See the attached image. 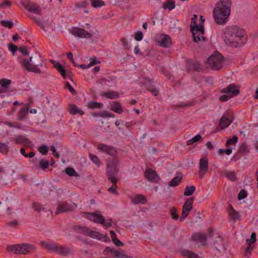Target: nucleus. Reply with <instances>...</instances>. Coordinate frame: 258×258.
I'll return each instance as SVG.
<instances>
[{
    "label": "nucleus",
    "mask_w": 258,
    "mask_h": 258,
    "mask_svg": "<svg viewBox=\"0 0 258 258\" xmlns=\"http://www.w3.org/2000/svg\"><path fill=\"white\" fill-rule=\"evenodd\" d=\"M22 5L27 11L39 16L41 15V8L39 5L33 2L26 1L23 2Z\"/></svg>",
    "instance_id": "10"
},
{
    "label": "nucleus",
    "mask_w": 258,
    "mask_h": 258,
    "mask_svg": "<svg viewBox=\"0 0 258 258\" xmlns=\"http://www.w3.org/2000/svg\"><path fill=\"white\" fill-rule=\"evenodd\" d=\"M145 176L150 182L157 183L160 179L159 176L155 170L148 169L145 172Z\"/></svg>",
    "instance_id": "17"
},
{
    "label": "nucleus",
    "mask_w": 258,
    "mask_h": 258,
    "mask_svg": "<svg viewBox=\"0 0 258 258\" xmlns=\"http://www.w3.org/2000/svg\"><path fill=\"white\" fill-rule=\"evenodd\" d=\"M29 17L42 30L46 32L47 29L51 26V24L48 20L43 21V18L36 17L33 15H30Z\"/></svg>",
    "instance_id": "12"
},
{
    "label": "nucleus",
    "mask_w": 258,
    "mask_h": 258,
    "mask_svg": "<svg viewBox=\"0 0 258 258\" xmlns=\"http://www.w3.org/2000/svg\"><path fill=\"white\" fill-rule=\"evenodd\" d=\"M224 57L217 51L211 55L208 59V63L212 70H219L222 67Z\"/></svg>",
    "instance_id": "6"
},
{
    "label": "nucleus",
    "mask_w": 258,
    "mask_h": 258,
    "mask_svg": "<svg viewBox=\"0 0 258 258\" xmlns=\"http://www.w3.org/2000/svg\"><path fill=\"white\" fill-rule=\"evenodd\" d=\"M205 29L203 25H200L199 29L194 30L192 28L191 33L192 34L194 41L196 43L204 42L206 40V38L204 36Z\"/></svg>",
    "instance_id": "9"
},
{
    "label": "nucleus",
    "mask_w": 258,
    "mask_h": 258,
    "mask_svg": "<svg viewBox=\"0 0 258 258\" xmlns=\"http://www.w3.org/2000/svg\"><path fill=\"white\" fill-rule=\"evenodd\" d=\"M28 111V108H23L20 109L19 112V118H23L27 114Z\"/></svg>",
    "instance_id": "55"
},
{
    "label": "nucleus",
    "mask_w": 258,
    "mask_h": 258,
    "mask_svg": "<svg viewBox=\"0 0 258 258\" xmlns=\"http://www.w3.org/2000/svg\"><path fill=\"white\" fill-rule=\"evenodd\" d=\"M247 196V192L244 189H241L238 194V199L239 200H242Z\"/></svg>",
    "instance_id": "59"
},
{
    "label": "nucleus",
    "mask_w": 258,
    "mask_h": 258,
    "mask_svg": "<svg viewBox=\"0 0 258 258\" xmlns=\"http://www.w3.org/2000/svg\"><path fill=\"white\" fill-rule=\"evenodd\" d=\"M186 66L189 70L199 71L200 69V64L197 61H188Z\"/></svg>",
    "instance_id": "31"
},
{
    "label": "nucleus",
    "mask_w": 258,
    "mask_h": 258,
    "mask_svg": "<svg viewBox=\"0 0 258 258\" xmlns=\"http://www.w3.org/2000/svg\"><path fill=\"white\" fill-rule=\"evenodd\" d=\"M66 173L70 176H78V174L75 170L72 168H67L65 170Z\"/></svg>",
    "instance_id": "47"
},
{
    "label": "nucleus",
    "mask_w": 258,
    "mask_h": 258,
    "mask_svg": "<svg viewBox=\"0 0 258 258\" xmlns=\"http://www.w3.org/2000/svg\"><path fill=\"white\" fill-rule=\"evenodd\" d=\"M87 218L93 222L102 224L106 228H109L111 226L112 219L107 220V222H105L104 217L100 214L95 213H87Z\"/></svg>",
    "instance_id": "7"
},
{
    "label": "nucleus",
    "mask_w": 258,
    "mask_h": 258,
    "mask_svg": "<svg viewBox=\"0 0 258 258\" xmlns=\"http://www.w3.org/2000/svg\"><path fill=\"white\" fill-rule=\"evenodd\" d=\"M32 208L34 209V210L37 212H40L42 211H44V208L43 207L42 205L38 202H34L32 204Z\"/></svg>",
    "instance_id": "45"
},
{
    "label": "nucleus",
    "mask_w": 258,
    "mask_h": 258,
    "mask_svg": "<svg viewBox=\"0 0 258 258\" xmlns=\"http://www.w3.org/2000/svg\"><path fill=\"white\" fill-rule=\"evenodd\" d=\"M69 109L70 113L73 115L79 114L80 115H83L84 114V112L78 108V107L75 104H70L69 106Z\"/></svg>",
    "instance_id": "30"
},
{
    "label": "nucleus",
    "mask_w": 258,
    "mask_h": 258,
    "mask_svg": "<svg viewBox=\"0 0 258 258\" xmlns=\"http://www.w3.org/2000/svg\"><path fill=\"white\" fill-rule=\"evenodd\" d=\"M110 110L117 113H121L123 112V109L120 103L117 101H114L110 104Z\"/></svg>",
    "instance_id": "27"
},
{
    "label": "nucleus",
    "mask_w": 258,
    "mask_h": 258,
    "mask_svg": "<svg viewBox=\"0 0 258 258\" xmlns=\"http://www.w3.org/2000/svg\"><path fill=\"white\" fill-rule=\"evenodd\" d=\"M143 35L142 32L138 31L135 35V38L137 41H140L142 40Z\"/></svg>",
    "instance_id": "62"
},
{
    "label": "nucleus",
    "mask_w": 258,
    "mask_h": 258,
    "mask_svg": "<svg viewBox=\"0 0 258 258\" xmlns=\"http://www.w3.org/2000/svg\"><path fill=\"white\" fill-rule=\"evenodd\" d=\"M74 229L77 232L83 234L87 235L89 228L85 226H82L80 225H77L74 227Z\"/></svg>",
    "instance_id": "35"
},
{
    "label": "nucleus",
    "mask_w": 258,
    "mask_h": 258,
    "mask_svg": "<svg viewBox=\"0 0 258 258\" xmlns=\"http://www.w3.org/2000/svg\"><path fill=\"white\" fill-rule=\"evenodd\" d=\"M180 253L183 256L187 258H200L198 254L188 249H182Z\"/></svg>",
    "instance_id": "28"
},
{
    "label": "nucleus",
    "mask_w": 258,
    "mask_h": 258,
    "mask_svg": "<svg viewBox=\"0 0 258 258\" xmlns=\"http://www.w3.org/2000/svg\"><path fill=\"white\" fill-rule=\"evenodd\" d=\"M90 62L89 63V65L90 67L94 66L96 64L100 63V61L98 60H96L95 58H90Z\"/></svg>",
    "instance_id": "64"
},
{
    "label": "nucleus",
    "mask_w": 258,
    "mask_h": 258,
    "mask_svg": "<svg viewBox=\"0 0 258 258\" xmlns=\"http://www.w3.org/2000/svg\"><path fill=\"white\" fill-rule=\"evenodd\" d=\"M0 23L2 26L9 29H11L14 25L13 22L12 21H8L2 20L1 21Z\"/></svg>",
    "instance_id": "49"
},
{
    "label": "nucleus",
    "mask_w": 258,
    "mask_h": 258,
    "mask_svg": "<svg viewBox=\"0 0 258 258\" xmlns=\"http://www.w3.org/2000/svg\"><path fill=\"white\" fill-rule=\"evenodd\" d=\"M15 141L17 144H22L25 146H29L31 143L29 139L23 136H17L15 139Z\"/></svg>",
    "instance_id": "29"
},
{
    "label": "nucleus",
    "mask_w": 258,
    "mask_h": 258,
    "mask_svg": "<svg viewBox=\"0 0 258 258\" xmlns=\"http://www.w3.org/2000/svg\"><path fill=\"white\" fill-rule=\"evenodd\" d=\"M231 0H221L213 10V17L218 25H224L228 20L231 13Z\"/></svg>",
    "instance_id": "2"
},
{
    "label": "nucleus",
    "mask_w": 258,
    "mask_h": 258,
    "mask_svg": "<svg viewBox=\"0 0 258 258\" xmlns=\"http://www.w3.org/2000/svg\"><path fill=\"white\" fill-rule=\"evenodd\" d=\"M101 96L106 97L110 99H117L119 98V94L116 91L104 92L101 94Z\"/></svg>",
    "instance_id": "33"
},
{
    "label": "nucleus",
    "mask_w": 258,
    "mask_h": 258,
    "mask_svg": "<svg viewBox=\"0 0 258 258\" xmlns=\"http://www.w3.org/2000/svg\"><path fill=\"white\" fill-rule=\"evenodd\" d=\"M86 236L99 240L103 239L104 241H106L107 239V235H101L98 232L93 231L89 229Z\"/></svg>",
    "instance_id": "24"
},
{
    "label": "nucleus",
    "mask_w": 258,
    "mask_h": 258,
    "mask_svg": "<svg viewBox=\"0 0 258 258\" xmlns=\"http://www.w3.org/2000/svg\"><path fill=\"white\" fill-rule=\"evenodd\" d=\"M72 33L75 36L80 38H90L93 36L92 33L84 29L79 28L74 29Z\"/></svg>",
    "instance_id": "16"
},
{
    "label": "nucleus",
    "mask_w": 258,
    "mask_h": 258,
    "mask_svg": "<svg viewBox=\"0 0 258 258\" xmlns=\"http://www.w3.org/2000/svg\"><path fill=\"white\" fill-rule=\"evenodd\" d=\"M132 202L136 204L139 203L144 204L147 202V200L144 196L142 195H137L133 198Z\"/></svg>",
    "instance_id": "32"
},
{
    "label": "nucleus",
    "mask_w": 258,
    "mask_h": 258,
    "mask_svg": "<svg viewBox=\"0 0 258 258\" xmlns=\"http://www.w3.org/2000/svg\"><path fill=\"white\" fill-rule=\"evenodd\" d=\"M232 97L230 95H223L220 97V100L223 102H226Z\"/></svg>",
    "instance_id": "61"
},
{
    "label": "nucleus",
    "mask_w": 258,
    "mask_h": 258,
    "mask_svg": "<svg viewBox=\"0 0 258 258\" xmlns=\"http://www.w3.org/2000/svg\"><path fill=\"white\" fill-rule=\"evenodd\" d=\"M147 82L145 83L144 85L146 86V89L149 92H151L152 94L155 96H157L159 94L158 90L155 88L154 86L151 84L153 83V81L151 79L146 78Z\"/></svg>",
    "instance_id": "21"
},
{
    "label": "nucleus",
    "mask_w": 258,
    "mask_h": 258,
    "mask_svg": "<svg viewBox=\"0 0 258 258\" xmlns=\"http://www.w3.org/2000/svg\"><path fill=\"white\" fill-rule=\"evenodd\" d=\"M228 214L230 218L234 221L236 220H239L241 218V216L232 207L231 205H229L228 207Z\"/></svg>",
    "instance_id": "26"
},
{
    "label": "nucleus",
    "mask_w": 258,
    "mask_h": 258,
    "mask_svg": "<svg viewBox=\"0 0 258 258\" xmlns=\"http://www.w3.org/2000/svg\"><path fill=\"white\" fill-rule=\"evenodd\" d=\"M170 214L171 217L174 220H177L179 218V215L177 213V209L175 208H172L170 210Z\"/></svg>",
    "instance_id": "51"
},
{
    "label": "nucleus",
    "mask_w": 258,
    "mask_h": 258,
    "mask_svg": "<svg viewBox=\"0 0 258 258\" xmlns=\"http://www.w3.org/2000/svg\"><path fill=\"white\" fill-rule=\"evenodd\" d=\"M91 3L94 8H99L105 5L102 0H92Z\"/></svg>",
    "instance_id": "48"
},
{
    "label": "nucleus",
    "mask_w": 258,
    "mask_h": 258,
    "mask_svg": "<svg viewBox=\"0 0 258 258\" xmlns=\"http://www.w3.org/2000/svg\"><path fill=\"white\" fill-rule=\"evenodd\" d=\"M223 93H231V96H236L239 94V87L234 84L229 85L227 87L221 90Z\"/></svg>",
    "instance_id": "14"
},
{
    "label": "nucleus",
    "mask_w": 258,
    "mask_h": 258,
    "mask_svg": "<svg viewBox=\"0 0 258 258\" xmlns=\"http://www.w3.org/2000/svg\"><path fill=\"white\" fill-rule=\"evenodd\" d=\"M118 160L117 159L110 161L107 164L106 173L107 179L112 183H115L117 181L116 176L118 173Z\"/></svg>",
    "instance_id": "4"
},
{
    "label": "nucleus",
    "mask_w": 258,
    "mask_h": 258,
    "mask_svg": "<svg viewBox=\"0 0 258 258\" xmlns=\"http://www.w3.org/2000/svg\"><path fill=\"white\" fill-rule=\"evenodd\" d=\"M207 236V234L197 232L192 235L191 238L193 241L200 243L202 245H206Z\"/></svg>",
    "instance_id": "15"
},
{
    "label": "nucleus",
    "mask_w": 258,
    "mask_h": 258,
    "mask_svg": "<svg viewBox=\"0 0 258 258\" xmlns=\"http://www.w3.org/2000/svg\"><path fill=\"white\" fill-rule=\"evenodd\" d=\"M120 40L124 49H129L131 47L128 44V42L125 38L122 37Z\"/></svg>",
    "instance_id": "53"
},
{
    "label": "nucleus",
    "mask_w": 258,
    "mask_h": 258,
    "mask_svg": "<svg viewBox=\"0 0 258 258\" xmlns=\"http://www.w3.org/2000/svg\"><path fill=\"white\" fill-rule=\"evenodd\" d=\"M98 149L111 156H115L116 153L115 148L103 144H100L98 145Z\"/></svg>",
    "instance_id": "18"
},
{
    "label": "nucleus",
    "mask_w": 258,
    "mask_h": 258,
    "mask_svg": "<svg viewBox=\"0 0 258 258\" xmlns=\"http://www.w3.org/2000/svg\"><path fill=\"white\" fill-rule=\"evenodd\" d=\"M213 244L215 248L218 250H224L225 249V245L224 242L222 237L218 236L213 241Z\"/></svg>",
    "instance_id": "23"
},
{
    "label": "nucleus",
    "mask_w": 258,
    "mask_h": 258,
    "mask_svg": "<svg viewBox=\"0 0 258 258\" xmlns=\"http://www.w3.org/2000/svg\"><path fill=\"white\" fill-rule=\"evenodd\" d=\"M49 164V162L48 160H45L41 159L40 160L39 163V167L42 170L45 171L46 169L48 167Z\"/></svg>",
    "instance_id": "41"
},
{
    "label": "nucleus",
    "mask_w": 258,
    "mask_h": 258,
    "mask_svg": "<svg viewBox=\"0 0 258 258\" xmlns=\"http://www.w3.org/2000/svg\"><path fill=\"white\" fill-rule=\"evenodd\" d=\"M158 44L160 46L163 47H169L171 46L172 42L168 35H162L158 40Z\"/></svg>",
    "instance_id": "19"
},
{
    "label": "nucleus",
    "mask_w": 258,
    "mask_h": 258,
    "mask_svg": "<svg viewBox=\"0 0 258 258\" xmlns=\"http://www.w3.org/2000/svg\"><path fill=\"white\" fill-rule=\"evenodd\" d=\"M9 149L8 145L0 142V152L2 153H7Z\"/></svg>",
    "instance_id": "54"
},
{
    "label": "nucleus",
    "mask_w": 258,
    "mask_h": 258,
    "mask_svg": "<svg viewBox=\"0 0 258 258\" xmlns=\"http://www.w3.org/2000/svg\"><path fill=\"white\" fill-rule=\"evenodd\" d=\"M113 254L114 256L117 258H128L130 257V256L124 253V250L122 249L115 250Z\"/></svg>",
    "instance_id": "37"
},
{
    "label": "nucleus",
    "mask_w": 258,
    "mask_h": 258,
    "mask_svg": "<svg viewBox=\"0 0 258 258\" xmlns=\"http://www.w3.org/2000/svg\"><path fill=\"white\" fill-rule=\"evenodd\" d=\"M103 104L101 103H99L96 101H91L88 103V107L91 109L95 108H101Z\"/></svg>",
    "instance_id": "39"
},
{
    "label": "nucleus",
    "mask_w": 258,
    "mask_h": 258,
    "mask_svg": "<svg viewBox=\"0 0 258 258\" xmlns=\"http://www.w3.org/2000/svg\"><path fill=\"white\" fill-rule=\"evenodd\" d=\"M72 251L73 249L72 248L59 244L56 253L63 256H67L70 254Z\"/></svg>",
    "instance_id": "25"
},
{
    "label": "nucleus",
    "mask_w": 258,
    "mask_h": 258,
    "mask_svg": "<svg viewBox=\"0 0 258 258\" xmlns=\"http://www.w3.org/2000/svg\"><path fill=\"white\" fill-rule=\"evenodd\" d=\"M194 199V197L187 199L183 205L182 214L180 218V221L184 219L188 215L190 211L192 209Z\"/></svg>",
    "instance_id": "11"
},
{
    "label": "nucleus",
    "mask_w": 258,
    "mask_h": 258,
    "mask_svg": "<svg viewBox=\"0 0 258 258\" xmlns=\"http://www.w3.org/2000/svg\"><path fill=\"white\" fill-rule=\"evenodd\" d=\"M11 84V81L7 79H3L0 80V86H1V89L4 92L9 88V86Z\"/></svg>",
    "instance_id": "36"
},
{
    "label": "nucleus",
    "mask_w": 258,
    "mask_h": 258,
    "mask_svg": "<svg viewBox=\"0 0 258 258\" xmlns=\"http://www.w3.org/2000/svg\"><path fill=\"white\" fill-rule=\"evenodd\" d=\"M22 63L23 68L29 72L38 74L42 73L38 68V67L42 66L41 59L39 57L31 56L29 60L23 59Z\"/></svg>",
    "instance_id": "3"
},
{
    "label": "nucleus",
    "mask_w": 258,
    "mask_h": 258,
    "mask_svg": "<svg viewBox=\"0 0 258 258\" xmlns=\"http://www.w3.org/2000/svg\"><path fill=\"white\" fill-rule=\"evenodd\" d=\"M256 240V234L255 232H253L251 234L250 238L247 239L246 243L248 244V245L250 246L255 242Z\"/></svg>",
    "instance_id": "50"
},
{
    "label": "nucleus",
    "mask_w": 258,
    "mask_h": 258,
    "mask_svg": "<svg viewBox=\"0 0 258 258\" xmlns=\"http://www.w3.org/2000/svg\"><path fill=\"white\" fill-rule=\"evenodd\" d=\"M77 207V205L74 203H68L66 202L59 204L57 207L56 214L60 213L69 212L73 211Z\"/></svg>",
    "instance_id": "8"
},
{
    "label": "nucleus",
    "mask_w": 258,
    "mask_h": 258,
    "mask_svg": "<svg viewBox=\"0 0 258 258\" xmlns=\"http://www.w3.org/2000/svg\"><path fill=\"white\" fill-rule=\"evenodd\" d=\"M238 141V137L236 135H234L231 139H229L227 140L226 145L227 146H229L231 145L234 144L236 143Z\"/></svg>",
    "instance_id": "52"
},
{
    "label": "nucleus",
    "mask_w": 258,
    "mask_h": 258,
    "mask_svg": "<svg viewBox=\"0 0 258 258\" xmlns=\"http://www.w3.org/2000/svg\"><path fill=\"white\" fill-rule=\"evenodd\" d=\"M116 183H113V185L108 189V191L111 193H112L115 195H118V192L116 191L117 185Z\"/></svg>",
    "instance_id": "56"
},
{
    "label": "nucleus",
    "mask_w": 258,
    "mask_h": 258,
    "mask_svg": "<svg viewBox=\"0 0 258 258\" xmlns=\"http://www.w3.org/2000/svg\"><path fill=\"white\" fill-rule=\"evenodd\" d=\"M65 86L73 94L75 95L76 94V91L69 82H66Z\"/></svg>",
    "instance_id": "60"
},
{
    "label": "nucleus",
    "mask_w": 258,
    "mask_h": 258,
    "mask_svg": "<svg viewBox=\"0 0 258 258\" xmlns=\"http://www.w3.org/2000/svg\"><path fill=\"white\" fill-rule=\"evenodd\" d=\"M181 180V177L176 176L173 178L169 183L170 186H177Z\"/></svg>",
    "instance_id": "46"
},
{
    "label": "nucleus",
    "mask_w": 258,
    "mask_h": 258,
    "mask_svg": "<svg viewBox=\"0 0 258 258\" xmlns=\"http://www.w3.org/2000/svg\"><path fill=\"white\" fill-rule=\"evenodd\" d=\"M175 7V3L173 1H167L163 4V8L164 9H168L172 10Z\"/></svg>",
    "instance_id": "40"
},
{
    "label": "nucleus",
    "mask_w": 258,
    "mask_h": 258,
    "mask_svg": "<svg viewBox=\"0 0 258 258\" xmlns=\"http://www.w3.org/2000/svg\"><path fill=\"white\" fill-rule=\"evenodd\" d=\"M223 38L226 43L235 47L244 45L246 40L244 30L236 26L226 28Z\"/></svg>",
    "instance_id": "1"
},
{
    "label": "nucleus",
    "mask_w": 258,
    "mask_h": 258,
    "mask_svg": "<svg viewBox=\"0 0 258 258\" xmlns=\"http://www.w3.org/2000/svg\"><path fill=\"white\" fill-rule=\"evenodd\" d=\"M196 190V187L194 186H187L185 188L184 195L185 196H191Z\"/></svg>",
    "instance_id": "42"
},
{
    "label": "nucleus",
    "mask_w": 258,
    "mask_h": 258,
    "mask_svg": "<svg viewBox=\"0 0 258 258\" xmlns=\"http://www.w3.org/2000/svg\"><path fill=\"white\" fill-rule=\"evenodd\" d=\"M238 152L245 154H247L249 152V151L247 148V145L246 142H243L241 143L239 148Z\"/></svg>",
    "instance_id": "43"
},
{
    "label": "nucleus",
    "mask_w": 258,
    "mask_h": 258,
    "mask_svg": "<svg viewBox=\"0 0 258 258\" xmlns=\"http://www.w3.org/2000/svg\"><path fill=\"white\" fill-rule=\"evenodd\" d=\"M40 244L41 246L45 247L49 251H53L56 253L57 251V249L58 248V244L52 243V242H48L45 241H41L40 242Z\"/></svg>",
    "instance_id": "20"
},
{
    "label": "nucleus",
    "mask_w": 258,
    "mask_h": 258,
    "mask_svg": "<svg viewBox=\"0 0 258 258\" xmlns=\"http://www.w3.org/2000/svg\"><path fill=\"white\" fill-rule=\"evenodd\" d=\"M35 246L31 244L23 243L21 244L9 245L7 249L13 251L16 254H27L31 249H35Z\"/></svg>",
    "instance_id": "5"
},
{
    "label": "nucleus",
    "mask_w": 258,
    "mask_h": 258,
    "mask_svg": "<svg viewBox=\"0 0 258 258\" xmlns=\"http://www.w3.org/2000/svg\"><path fill=\"white\" fill-rule=\"evenodd\" d=\"M202 139V136L200 135H197L192 139L188 140L186 142L187 145H193L195 143L200 141Z\"/></svg>",
    "instance_id": "44"
},
{
    "label": "nucleus",
    "mask_w": 258,
    "mask_h": 258,
    "mask_svg": "<svg viewBox=\"0 0 258 258\" xmlns=\"http://www.w3.org/2000/svg\"><path fill=\"white\" fill-rule=\"evenodd\" d=\"M54 67L56 69L57 71L60 73L64 79L66 77V71L63 66L59 62H55L53 63Z\"/></svg>",
    "instance_id": "34"
},
{
    "label": "nucleus",
    "mask_w": 258,
    "mask_h": 258,
    "mask_svg": "<svg viewBox=\"0 0 258 258\" xmlns=\"http://www.w3.org/2000/svg\"><path fill=\"white\" fill-rule=\"evenodd\" d=\"M223 175L231 181H235L236 180V176L234 171H224Z\"/></svg>",
    "instance_id": "38"
},
{
    "label": "nucleus",
    "mask_w": 258,
    "mask_h": 258,
    "mask_svg": "<svg viewBox=\"0 0 258 258\" xmlns=\"http://www.w3.org/2000/svg\"><path fill=\"white\" fill-rule=\"evenodd\" d=\"M90 157L91 160L96 164H97L98 166L100 165V162L98 158V157L96 155H93L92 154H90Z\"/></svg>",
    "instance_id": "57"
},
{
    "label": "nucleus",
    "mask_w": 258,
    "mask_h": 258,
    "mask_svg": "<svg viewBox=\"0 0 258 258\" xmlns=\"http://www.w3.org/2000/svg\"><path fill=\"white\" fill-rule=\"evenodd\" d=\"M231 121L229 118V113L226 111L222 116L219 121V126L222 128H225L228 127L231 123Z\"/></svg>",
    "instance_id": "22"
},
{
    "label": "nucleus",
    "mask_w": 258,
    "mask_h": 258,
    "mask_svg": "<svg viewBox=\"0 0 258 258\" xmlns=\"http://www.w3.org/2000/svg\"><path fill=\"white\" fill-rule=\"evenodd\" d=\"M199 168V176L200 178H202L206 174L209 169L208 159L207 157L202 158L200 160Z\"/></svg>",
    "instance_id": "13"
},
{
    "label": "nucleus",
    "mask_w": 258,
    "mask_h": 258,
    "mask_svg": "<svg viewBox=\"0 0 258 258\" xmlns=\"http://www.w3.org/2000/svg\"><path fill=\"white\" fill-rule=\"evenodd\" d=\"M19 51L24 55H28L29 52L27 50V46H23L20 47L19 48Z\"/></svg>",
    "instance_id": "63"
},
{
    "label": "nucleus",
    "mask_w": 258,
    "mask_h": 258,
    "mask_svg": "<svg viewBox=\"0 0 258 258\" xmlns=\"http://www.w3.org/2000/svg\"><path fill=\"white\" fill-rule=\"evenodd\" d=\"M48 150V147L46 145H42L39 148V151L42 155H46Z\"/></svg>",
    "instance_id": "58"
}]
</instances>
